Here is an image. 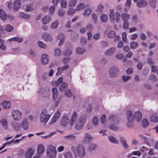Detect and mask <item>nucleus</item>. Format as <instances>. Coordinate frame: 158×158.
<instances>
[{"label": "nucleus", "mask_w": 158, "mask_h": 158, "mask_svg": "<svg viewBox=\"0 0 158 158\" xmlns=\"http://www.w3.org/2000/svg\"><path fill=\"white\" fill-rule=\"evenodd\" d=\"M108 121L110 123L109 126L110 129L114 130H117V127L112 125L117 124L119 122V119L117 116L114 115H110L108 118Z\"/></svg>", "instance_id": "obj_1"}, {"label": "nucleus", "mask_w": 158, "mask_h": 158, "mask_svg": "<svg viewBox=\"0 0 158 158\" xmlns=\"http://www.w3.org/2000/svg\"><path fill=\"white\" fill-rule=\"evenodd\" d=\"M51 115L45 109L43 110L40 115V121L45 126L51 117Z\"/></svg>", "instance_id": "obj_2"}, {"label": "nucleus", "mask_w": 158, "mask_h": 158, "mask_svg": "<svg viewBox=\"0 0 158 158\" xmlns=\"http://www.w3.org/2000/svg\"><path fill=\"white\" fill-rule=\"evenodd\" d=\"M121 16L119 12H116L114 14L113 10H110L109 17L111 22H114L115 19L117 23L119 22L121 20Z\"/></svg>", "instance_id": "obj_3"}, {"label": "nucleus", "mask_w": 158, "mask_h": 158, "mask_svg": "<svg viewBox=\"0 0 158 158\" xmlns=\"http://www.w3.org/2000/svg\"><path fill=\"white\" fill-rule=\"evenodd\" d=\"M46 152L47 156L50 158H55L56 156V148L52 145H49L47 149Z\"/></svg>", "instance_id": "obj_4"}, {"label": "nucleus", "mask_w": 158, "mask_h": 158, "mask_svg": "<svg viewBox=\"0 0 158 158\" xmlns=\"http://www.w3.org/2000/svg\"><path fill=\"white\" fill-rule=\"evenodd\" d=\"M73 148V151L75 153H77L78 156L81 157H83L85 155V148L82 145H79L76 148Z\"/></svg>", "instance_id": "obj_5"}, {"label": "nucleus", "mask_w": 158, "mask_h": 158, "mask_svg": "<svg viewBox=\"0 0 158 158\" xmlns=\"http://www.w3.org/2000/svg\"><path fill=\"white\" fill-rule=\"evenodd\" d=\"M93 137L91 134L85 133L84 134V137L81 140L83 144L88 143L93 139Z\"/></svg>", "instance_id": "obj_6"}, {"label": "nucleus", "mask_w": 158, "mask_h": 158, "mask_svg": "<svg viewBox=\"0 0 158 158\" xmlns=\"http://www.w3.org/2000/svg\"><path fill=\"white\" fill-rule=\"evenodd\" d=\"M119 72L118 68L116 66H112L110 69L109 75L111 77H116Z\"/></svg>", "instance_id": "obj_7"}, {"label": "nucleus", "mask_w": 158, "mask_h": 158, "mask_svg": "<svg viewBox=\"0 0 158 158\" xmlns=\"http://www.w3.org/2000/svg\"><path fill=\"white\" fill-rule=\"evenodd\" d=\"M22 113L18 110L13 111L12 116L14 120L18 121L20 120L22 118Z\"/></svg>", "instance_id": "obj_8"}, {"label": "nucleus", "mask_w": 158, "mask_h": 158, "mask_svg": "<svg viewBox=\"0 0 158 158\" xmlns=\"http://www.w3.org/2000/svg\"><path fill=\"white\" fill-rule=\"evenodd\" d=\"M0 123L2 129L7 130L9 128L8 121L6 118H2L0 120Z\"/></svg>", "instance_id": "obj_9"}, {"label": "nucleus", "mask_w": 158, "mask_h": 158, "mask_svg": "<svg viewBox=\"0 0 158 158\" xmlns=\"http://www.w3.org/2000/svg\"><path fill=\"white\" fill-rule=\"evenodd\" d=\"M60 115V110H58L54 115L52 119L51 120L50 123V124H52L55 123L59 118Z\"/></svg>", "instance_id": "obj_10"}, {"label": "nucleus", "mask_w": 158, "mask_h": 158, "mask_svg": "<svg viewBox=\"0 0 158 158\" xmlns=\"http://www.w3.org/2000/svg\"><path fill=\"white\" fill-rule=\"evenodd\" d=\"M77 113L76 112L73 113L71 117L70 122V124L71 126L73 125L76 122L77 120Z\"/></svg>", "instance_id": "obj_11"}, {"label": "nucleus", "mask_w": 158, "mask_h": 158, "mask_svg": "<svg viewBox=\"0 0 158 158\" xmlns=\"http://www.w3.org/2000/svg\"><path fill=\"white\" fill-rule=\"evenodd\" d=\"M119 141L122 146L125 150L128 149L129 148L128 145L127 143L126 139L123 137H120Z\"/></svg>", "instance_id": "obj_12"}, {"label": "nucleus", "mask_w": 158, "mask_h": 158, "mask_svg": "<svg viewBox=\"0 0 158 158\" xmlns=\"http://www.w3.org/2000/svg\"><path fill=\"white\" fill-rule=\"evenodd\" d=\"M29 124L26 119H23L20 124L21 127H22L24 130H27L29 128Z\"/></svg>", "instance_id": "obj_13"}, {"label": "nucleus", "mask_w": 158, "mask_h": 158, "mask_svg": "<svg viewBox=\"0 0 158 158\" xmlns=\"http://www.w3.org/2000/svg\"><path fill=\"white\" fill-rule=\"evenodd\" d=\"M41 63L44 65H45L48 63L49 57L48 56L45 54H43L41 57Z\"/></svg>", "instance_id": "obj_14"}, {"label": "nucleus", "mask_w": 158, "mask_h": 158, "mask_svg": "<svg viewBox=\"0 0 158 158\" xmlns=\"http://www.w3.org/2000/svg\"><path fill=\"white\" fill-rule=\"evenodd\" d=\"M147 5L148 3L145 0H139L136 3L137 6L139 8H143Z\"/></svg>", "instance_id": "obj_15"}, {"label": "nucleus", "mask_w": 158, "mask_h": 158, "mask_svg": "<svg viewBox=\"0 0 158 158\" xmlns=\"http://www.w3.org/2000/svg\"><path fill=\"white\" fill-rule=\"evenodd\" d=\"M126 117L127 120L134 121V114L131 111H128L126 113Z\"/></svg>", "instance_id": "obj_16"}, {"label": "nucleus", "mask_w": 158, "mask_h": 158, "mask_svg": "<svg viewBox=\"0 0 158 158\" xmlns=\"http://www.w3.org/2000/svg\"><path fill=\"white\" fill-rule=\"evenodd\" d=\"M42 37L46 41L50 42L52 40V38L51 35L48 33H44Z\"/></svg>", "instance_id": "obj_17"}, {"label": "nucleus", "mask_w": 158, "mask_h": 158, "mask_svg": "<svg viewBox=\"0 0 158 158\" xmlns=\"http://www.w3.org/2000/svg\"><path fill=\"white\" fill-rule=\"evenodd\" d=\"M69 120L67 116L63 117L61 121V124L62 126H66L69 124Z\"/></svg>", "instance_id": "obj_18"}, {"label": "nucleus", "mask_w": 158, "mask_h": 158, "mask_svg": "<svg viewBox=\"0 0 158 158\" xmlns=\"http://www.w3.org/2000/svg\"><path fill=\"white\" fill-rule=\"evenodd\" d=\"M135 118L138 122L141 121L142 118V114L139 111H136L134 114Z\"/></svg>", "instance_id": "obj_19"}, {"label": "nucleus", "mask_w": 158, "mask_h": 158, "mask_svg": "<svg viewBox=\"0 0 158 158\" xmlns=\"http://www.w3.org/2000/svg\"><path fill=\"white\" fill-rule=\"evenodd\" d=\"M86 115L85 114H83L79 117L78 121L80 122V123H82L84 124L86 122Z\"/></svg>", "instance_id": "obj_20"}, {"label": "nucleus", "mask_w": 158, "mask_h": 158, "mask_svg": "<svg viewBox=\"0 0 158 158\" xmlns=\"http://www.w3.org/2000/svg\"><path fill=\"white\" fill-rule=\"evenodd\" d=\"M115 50V48H111L106 51L105 52V54L107 56H111L114 54Z\"/></svg>", "instance_id": "obj_21"}, {"label": "nucleus", "mask_w": 158, "mask_h": 158, "mask_svg": "<svg viewBox=\"0 0 158 158\" xmlns=\"http://www.w3.org/2000/svg\"><path fill=\"white\" fill-rule=\"evenodd\" d=\"M23 40V39L22 38H20L18 37H15L8 39L9 42L15 41L18 43H21Z\"/></svg>", "instance_id": "obj_22"}, {"label": "nucleus", "mask_w": 158, "mask_h": 158, "mask_svg": "<svg viewBox=\"0 0 158 158\" xmlns=\"http://www.w3.org/2000/svg\"><path fill=\"white\" fill-rule=\"evenodd\" d=\"M13 128L16 131H19L20 130L21 126L19 123L12 122L11 123Z\"/></svg>", "instance_id": "obj_23"}, {"label": "nucleus", "mask_w": 158, "mask_h": 158, "mask_svg": "<svg viewBox=\"0 0 158 158\" xmlns=\"http://www.w3.org/2000/svg\"><path fill=\"white\" fill-rule=\"evenodd\" d=\"M21 6L20 0H16L14 2V9L15 10H18Z\"/></svg>", "instance_id": "obj_24"}, {"label": "nucleus", "mask_w": 158, "mask_h": 158, "mask_svg": "<svg viewBox=\"0 0 158 158\" xmlns=\"http://www.w3.org/2000/svg\"><path fill=\"white\" fill-rule=\"evenodd\" d=\"M0 18L1 20L5 21L6 19L7 16L5 11L2 9H0Z\"/></svg>", "instance_id": "obj_25"}, {"label": "nucleus", "mask_w": 158, "mask_h": 158, "mask_svg": "<svg viewBox=\"0 0 158 158\" xmlns=\"http://www.w3.org/2000/svg\"><path fill=\"white\" fill-rule=\"evenodd\" d=\"M121 17L123 21H128L130 18V15L124 13L121 14Z\"/></svg>", "instance_id": "obj_26"}, {"label": "nucleus", "mask_w": 158, "mask_h": 158, "mask_svg": "<svg viewBox=\"0 0 158 158\" xmlns=\"http://www.w3.org/2000/svg\"><path fill=\"white\" fill-rule=\"evenodd\" d=\"M58 39L60 40V41L59 44V46L62 45L64 41V35L63 34H60L57 37Z\"/></svg>", "instance_id": "obj_27"}, {"label": "nucleus", "mask_w": 158, "mask_h": 158, "mask_svg": "<svg viewBox=\"0 0 158 158\" xmlns=\"http://www.w3.org/2000/svg\"><path fill=\"white\" fill-rule=\"evenodd\" d=\"M24 10L26 12H30L34 10L33 5L32 4H27L26 8H24Z\"/></svg>", "instance_id": "obj_28"}, {"label": "nucleus", "mask_w": 158, "mask_h": 158, "mask_svg": "<svg viewBox=\"0 0 158 158\" xmlns=\"http://www.w3.org/2000/svg\"><path fill=\"white\" fill-rule=\"evenodd\" d=\"M84 124L77 121L75 125V128L77 130H81L83 128Z\"/></svg>", "instance_id": "obj_29"}, {"label": "nucleus", "mask_w": 158, "mask_h": 158, "mask_svg": "<svg viewBox=\"0 0 158 158\" xmlns=\"http://www.w3.org/2000/svg\"><path fill=\"white\" fill-rule=\"evenodd\" d=\"M150 120L154 122H158V116H156L154 114H152L150 117Z\"/></svg>", "instance_id": "obj_30"}, {"label": "nucleus", "mask_w": 158, "mask_h": 158, "mask_svg": "<svg viewBox=\"0 0 158 158\" xmlns=\"http://www.w3.org/2000/svg\"><path fill=\"white\" fill-rule=\"evenodd\" d=\"M51 18L48 16H46L42 19L43 23L45 24L48 23L51 20Z\"/></svg>", "instance_id": "obj_31"}, {"label": "nucleus", "mask_w": 158, "mask_h": 158, "mask_svg": "<svg viewBox=\"0 0 158 158\" xmlns=\"http://www.w3.org/2000/svg\"><path fill=\"white\" fill-rule=\"evenodd\" d=\"M134 121H131L130 120H127V121L126 124L127 127L129 128H131L135 126Z\"/></svg>", "instance_id": "obj_32"}, {"label": "nucleus", "mask_w": 158, "mask_h": 158, "mask_svg": "<svg viewBox=\"0 0 158 158\" xmlns=\"http://www.w3.org/2000/svg\"><path fill=\"white\" fill-rule=\"evenodd\" d=\"M108 138L109 140L113 143L115 144L118 143V140L113 136H108Z\"/></svg>", "instance_id": "obj_33"}, {"label": "nucleus", "mask_w": 158, "mask_h": 158, "mask_svg": "<svg viewBox=\"0 0 158 158\" xmlns=\"http://www.w3.org/2000/svg\"><path fill=\"white\" fill-rule=\"evenodd\" d=\"M33 154V151L31 149H29L25 154L26 158H30L31 157Z\"/></svg>", "instance_id": "obj_34"}, {"label": "nucleus", "mask_w": 158, "mask_h": 158, "mask_svg": "<svg viewBox=\"0 0 158 158\" xmlns=\"http://www.w3.org/2000/svg\"><path fill=\"white\" fill-rule=\"evenodd\" d=\"M44 148L42 145H39L38 147L37 152L39 154H42L44 151Z\"/></svg>", "instance_id": "obj_35"}, {"label": "nucleus", "mask_w": 158, "mask_h": 158, "mask_svg": "<svg viewBox=\"0 0 158 158\" xmlns=\"http://www.w3.org/2000/svg\"><path fill=\"white\" fill-rule=\"evenodd\" d=\"M52 98L54 100H56L58 94L57 89L55 88H53L52 89Z\"/></svg>", "instance_id": "obj_36"}, {"label": "nucleus", "mask_w": 158, "mask_h": 158, "mask_svg": "<svg viewBox=\"0 0 158 158\" xmlns=\"http://www.w3.org/2000/svg\"><path fill=\"white\" fill-rule=\"evenodd\" d=\"M19 17L25 19H29L30 18L29 15L23 12L19 13Z\"/></svg>", "instance_id": "obj_37"}, {"label": "nucleus", "mask_w": 158, "mask_h": 158, "mask_svg": "<svg viewBox=\"0 0 158 158\" xmlns=\"http://www.w3.org/2000/svg\"><path fill=\"white\" fill-rule=\"evenodd\" d=\"M2 106L4 108H9L10 107V103L8 101H4L2 103Z\"/></svg>", "instance_id": "obj_38"}, {"label": "nucleus", "mask_w": 158, "mask_h": 158, "mask_svg": "<svg viewBox=\"0 0 158 158\" xmlns=\"http://www.w3.org/2000/svg\"><path fill=\"white\" fill-rule=\"evenodd\" d=\"M69 67V65L66 64L64 66H63L61 68H58V72L56 74H57L58 73L59 74H60L61 72L63 71L66 69H67Z\"/></svg>", "instance_id": "obj_39"}, {"label": "nucleus", "mask_w": 158, "mask_h": 158, "mask_svg": "<svg viewBox=\"0 0 158 158\" xmlns=\"http://www.w3.org/2000/svg\"><path fill=\"white\" fill-rule=\"evenodd\" d=\"M138 45V44L137 42L133 41L131 43L130 46L132 49H135L137 48Z\"/></svg>", "instance_id": "obj_40"}, {"label": "nucleus", "mask_w": 158, "mask_h": 158, "mask_svg": "<svg viewBox=\"0 0 158 158\" xmlns=\"http://www.w3.org/2000/svg\"><path fill=\"white\" fill-rule=\"evenodd\" d=\"M76 138V136L73 134H70L64 136V138L70 140H74Z\"/></svg>", "instance_id": "obj_41"}, {"label": "nucleus", "mask_w": 158, "mask_h": 158, "mask_svg": "<svg viewBox=\"0 0 158 158\" xmlns=\"http://www.w3.org/2000/svg\"><path fill=\"white\" fill-rule=\"evenodd\" d=\"M13 29V27L10 24L7 25L5 27V30L7 32H11Z\"/></svg>", "instance_id": "obj_42"}, {"label": "nucleus", "mask_w": 158, "mask_h": 158, "mask_svg": "<svg viewBox=\"0 0 158 158\" xmlns=\"http://www.w3.org/2000/svg\"><path fill=\"white\" fill-rule=\"evenodd\" d=\"M67 87V84L65 83H63L61 85L60 87V90L61 91H65V90L66 89Z\"/></svg>", "instance_id": "obj_43"}, {"label": "nucleus", "mask_w": 158, "mask_h": 158, "mask_svg": "<svg viewBox=\"0 0 158 158\" xmlns=\"http://www.w3.org/2000/svg\"><path fill=\"white\" fill-rule=\"evenodd\" d=\"M85 51V49L84 48H77L76 49V52L77 54H81Z\"/></svg>", "instance_id": "obj_44"}, {"label": "nucleus", "mask_w": 158, "mask_h": 158, "mask_svg": "<svg viewBox=\"0 0 158 158\" xmlns=\"http://www.w3.org/2000/svg\"><path fill=\"white\" fill-rule=\"evenodd\" d=\"M61 6L63 8H66L67 5V2L66 0H60Z\"/></svg>", "instance_id": "obj_45"}, {"label": "nucleus", "mask_w": 158, "mask_h": 158, "mask_svg": "<svg viewBox=\"0 0 158 158\" xmlns=\"http://www.w3.org/2000/svg\"><path fill=\"white\" fill-rule=\"evenodd\" d=\"M59 24V21L57 20H56L54 22L52 23L51 25V27L52 29H55L57 27Z\"/></svg>", "instance_id": "obj_46"}, {"label": "nucleus", "mask_w": 158, "mask_h": 158, "mask_svg": "<svg viewBox=\"0 0 158 158\" xmlns=\"http://www.w3.org/2000/svg\"><path fill=\"white\" fill-rule=\"evenodd\" d=\"M97 147V146L94 143H91L89 146V150L91 151L95 150Z\"/></svg>", "instance_id": "obj_47"}, {"label": "nucleus", "mask_w": 158, "mask_h": 158, "mask_svg": "<svg viewBox=\"0 0 158 158\" xmlns=\"http://www.w3.org/2000/svg\"><path fill=\"white\" fill-rule=\"evenodd\" d=\"M72 53V51L70 49H67L63 52V54L65 56H70Z\"/></svg>", "instance_id": "obj_48"}, {"label": "nucleus", "mask_w": 158, "mask_h": 158, "mask_svg": "<svg viewBox=\"0 0 158 158\" xmlns=\"http://www.w3.org/2000/svg\"><path fill=\"white\" fill-rule=\"evenodd\" d=\"M98 119L96 117H94L92 120V123L95 126L98 125Z\"/></svg>", "instance_id": "obj_49"}, {"label": "nucleus", "mask_w": 158, "mask_h": 158, "mask_svg": "<svg viewBox=\"0 0 158 158\" xmlns=\"http://www.w3.org/2000/svg\"><path fill=\"white\" fill-rule=\"evenodd\" d=\"M148 125L149 123L147 119H143L142 120V125L143 127H147L148 126Z\"/></svg>", "instance_id": "obj_50"}, {"label": "nucleus", "mask_w": 158, "mask_h": 158, "mask_svg": "<svg viewBox=\"0 0 158 158\" xmlns=\"http://www.w3.org/2000/svg\"><path fill=\"white\" fill-rule=\"evenodd\" d=\"M131 1L130 0H127L125 5V11H127L130 7Z\"/></svg>", "instance_id": "obj_51"}, {"label": "nucleus", "mask_w": 158, "mask_h": 158, "mask_svg": "<svg viewBox=\"0 0 158 158\" xmlns=\"http://www.w3.org/2000/svg\"><path fill=\"white\" fill-rule=\"evenodd\" d=\"M141 139L143 140V141L145 143L147 144L149 146H151L149 142L148 139L146 137L143 136L141 135Z\"/></svg>", "instance_id": "obj_52"}, {"label": "nucleus", "mask_w": 158, "mask_h": 158, "mask_svg": "<svg viewBox=\"0 0 158 158\" xmlns=\"http://www.w3.org/2000/svg\"><path fill=\"white\" fill-rule=\"evenodd\" d=\"M100 120L102 124H105L106 121V115L104 114L102 115L100 118Z\"/></svg>", "instance_id": "obj_53"}, {"label": "nucleus", "mask_w": 158, "mask_h": 158, "mask_svg": "<svg viewBox=\"0 0 158 158\" xmlns=\"http://www.w3.org/2000/svg\"><path fill=\"white\" fill-rule=\"evenodd\" d=\"M85 7V5L83 3H80L79 4L76 10H80L83 9Z\"/></svg>", "instance_id": "obj_54"}, {"label": "nucleus", "mask_w": 158, "mask_h": 158, "mask_svg": "<svg viewBox=\"0 0 158 158\" xmlns=\"http://www.w3.org/2000/svg\"><path fill=\"white\" fill-rule=\"evenodd\" d=\"M122 38L125 43L128 42V40L127 38V34L125 32H123L122 34Z\"/></svg>", "instance_id": "obj_55"}, {"label": "nucleus", "mask_w": 158, "mask_h": 158, "mask_svg": "<svg viewBox=\"0 0 158 158\" xmlns=\"http://www.w3.org/2000/svg\"><path fill=\"white\" fill-rule=\"evenodd\" d=\"M101 19L102 22H106L108 19L107 15L105 14H102L101 17Z\"/></svg>", "instance_id": "obj_56"}, {"label": "nucleus", "mask_w": 158, "mask_h": 158, "mask_svg": "<svg viewBox=\"0 0 158 158\" xmlns=\"http://www.w3.org/2000/svg\"><path fill=\"white\" fill-rule=\"evenodd\" d=\"M77 3V0H70L69 2V6L73 7Z\"/></svg>", "instance_id": "obj_57"}, {"label": "nucleus", "mask_w": 158, "mask_h": 158, "mask_svg": "<svg viewBox=\"0 0 158 158\" xmlns=\"http://www.w3.org/2000/svg\"><path fill=\"white\" fill-rule=\"evenodd\" d=\"M115 35V33L114 31H109L108 34V36L109 38H112Z\"/></svg>", "instance_id": "obj_58"}, {"label": "nucleus", "mask_w": 158, "mask_h": 158, "mask_svg": "<svg viewBox=\"0 0 158 158\" xmlns=\"http://www.w3.org/2000/svg\"><path fill=\"white\" fill-rule=\"evenodd\" d=\"M149 3L151 7L155 8L156 6V0H149Z\"/></svg>", "instance_id": "obj_59"}, {"label": "nucleus", "mask_w": 158, "mask_h": 158, "mask_svg": "<svg viewBox=\"0 0 158 158\" xmlns=\"http://www.w3.org/2000/svg\"><path fill=\"white\" fill-rule=\"evenodd\" d=\"M78 37L77 35L74 33L71 35L70 36V38L72 40L75 41L76 40Z\"/></svg>", "instance_id": "obj_60"}, {"label": "nucleus", "mask_w": 158, "mask_h": 158, "mask_svg": "<svg viewBox=\"0 0 158 158\" xmlns=\"http://www.w3.org/2000/svg\"><path fill=\"white\" fill-rule=\"evenodd\" d=\"M91 12V10L90 9H86L84 11L83 15L86 16H88Z\"/></svg>", "instance_id": "obj_61"}, {"label": "nucleus", "mask_w": 158, "mask_h": 158, "mask_svg": "<svg viewBox=\"0 0 158 158\" xmlns=\"http://www.w3.org/2000/svg\"><path fill=\"white\" fill-rule=\"evenodd\" d=\"M101 45L102 47L106 48L109 45V44L107 41H102L101 42Z\"/></svg>", "instance_id": "obj_62"}, {"label": "nucleus", "mask_w": 158, "mask_h": 158, "mask_svg": "<svg viewBox=\"0 0 158 158\" xmlns=\"http://www.w3.org/2000/svg\"><path fill=\"white\" fill-rule=\"evenodd\" d=\"M123 27L126 29H128L129 23L128 21H123Z\"/></svg>", "instance_id": "obj_63"}, {"label": "nucleus", "mask_w": 158, "mask_h": 158, "mask_svg": "<svg viewBox=\"0 0 158 158\" xmlns=\"http://www.w3.org/2000/svg\"><path fill=\"white\" fill-rule=\"evenodd\" d=\"M65 95L68 97H70L72 96V93L70 90L68 89L65 90Z\"/></svg>", "instance_id": "obj_64"}]
</instances>
